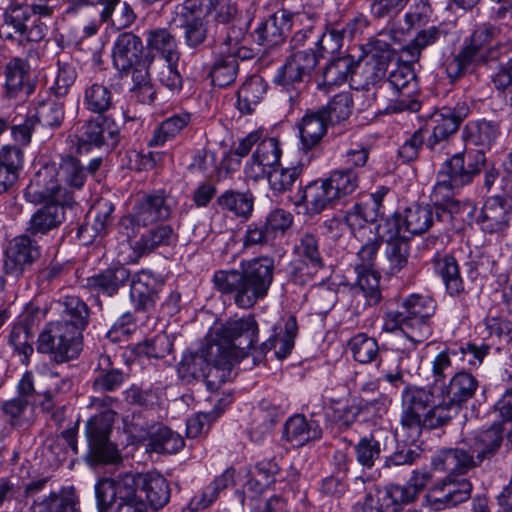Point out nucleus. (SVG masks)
<instances>
[{"instance_id": "nucleus-56", "label": "nucleus", "mask_w": 512, "mask_h": 512, "mask_svg": "<svg viewBox=\"0 0 512 512\" xmlns=\"http://www.w3.org/2000/svg\"><path fill=\"white\" fill-rule=\"evenodd\" d=\"M77 78L75 66L58 60L57 73L49 85V91L57 98L66 96Z\"/></svg>"}, {"instance_id": "nucleus-35", "label": "nucleus", "mask_w": 512, "mask_h": 512, "mask_svg": "<svg viewBox=\"0 0 512 512\" xmlns=\"http://www.w3.org/2000/svg\"><path fill=\"white\" fill-rule=\"evenodd\" d=\"M297 333L298 327L296 318L294 316H290L285 322L283 335H272L266 342L262 343L261 346L258 347V350L262 353H267L274 348V356L278 360H283L291 354Z\"/></svg>"}, {"instance_id": "nucleus-60", "label": "nucleus", "mask_w": 512, "mask_h": 512, "mask_svg": "<svg viewBox=\"0 0 512 512\" xmlns=\"http://www.w3.org/2000/svg\"><path fill=\"white\" fill-rule=\"evenodd\" d=\"M172 343L164 333L158 334L152 338L145 339L135 347V353L138 356L149 358H163L170 353Z\"/></svg>"}, {"instance_id": "nucleus-11", "label": "nucleus", "mask_w": 512, "mask_h": 512, "mask_svg": "<svg viewBox=\"0 0 512 512\" xmlns=\"http://www.w3.org/2000/svg\"><path fill=\"white\" fill-rule=\"evenodd\" d=\"M436 307V301L428 295L413 293L403 299L400 308L404 309L412 326V350L430 337L432 333L430 320L435 314Z\"/></svg>"}, {"instance_id": "nucleus-57", "label": "nucleus", "mask_w": 512, "mask_h": 512, "mask_svg": "<svg viewBox=\"0 0 512 512\" xmlns=\"http://www.w3.org/2000/svg\"><path fill=\"white\" fill-rule=\"evenodd\" d=\"M189 116L176 115L164 120L154 131L153 137L149 141L150 146L163 145L166 141L174 138L187 125Z\"/></svg>"}, {"instance_id": "nucleus-12", "label": "nucleus", "mask_w": 512, "mask_h": 512, "mask_svg": "<svg viewBox=\"0 0 512 512\" xmlns=\"http://www.w3.org/2000/svg\"><path fill=\"white\" fill-rule=\"evenodd\" d=\"M470 112L466 101H459L453 107L444 106L431 116L435 124L431 136L427 140V147L438 151L445 147L451 135L457 132L460 124Z\"/></svg>"}, {"instance_id": "nucleus-16", "label": "nucleus", "mask_w": 512, "mask_h": 512, "mask_svg": "<svg viewBox=\"0 0 512 512\" xmlns=\"http://www.w3.org/2000/svg\"><path fill=\"white\" fill-rule=\"evenodd\" d=\"M317 62L318 54L311 47L293 51L279 68L274 81L283 86L303 82L310 77Z\"/></svg>"}, {"instance_id": "nucleus-33", "label": "nucleus", "mask_w": 512, "mask_h": 512, "mask_svg": "<svg viewBox=\"0 0 512 512\" xmlns=\"http://www.w3.org/2000/svg\"><path fill=\"white\" fill-rule=\"evenodd\" d=\"M404 231L410 235H421L427 232L437 221L436 210L433 206L414 205L407 207L402 213Z\"/></svg>"}, {"instance_id": "nucleus-41", "label": "nucleus", "mask_w": 512, "mask_h": 512, "mask_svg": "<svg viewBox=\"0 0 512 512\" xmlns=\"http://www.w3.org/2000/svg\"><path fill=\"white\" fill-rule=\"evenodd\" d=\"M147 47L160 54L165 61H178L179 51L175 36L166 28L150 30L147 34Z\"/></svg>"}, {"instance_id": "nucleus-14", "label": "nucleus", "mask_w": 512, "mask_h": 512, "mask_svg": "<svg viewBox=\"0 0 512 512\" xmlns=\"http://www.w3.org/2000/svg\"><path fill=\"white\" fill-rule=\"evenodd\" d=\"M512 205L501 195L488 197L479 214L476 224L485 234H504L510 227Z\"/></svg>"}, {"instance_id": "nucleus-47", "label": "nucleus", "mask_w": 512, "mask_h": 512, "mask_svg": "<svg viewBox=\"0 0 512 512\" xmlns=\"http://www.w3.org/2000/svg\"><path fill=\"white\" fill-rule=\"evenodd\" d=\"M148 446L154 452L171 454L184 447V440L170 428L159 426L150 433Z\"/></svg>"}, {"instance_id": "nucleus-58", "label": "nucleus", "mask_w": 512, "mask_h": 512, "mask_svg": "<svg viewBox=\"0 0 512 512\" xmlns=\"http://www.w3.org/2000/svg\"><path fill=\"white\" fill-rule=\"evenodd\" d=\"M429 480V473L414 472L407 485L400 486L396 484H391L390 486L393 492H398V494H400V499L398 500V502L401 508L404 505L413 502L418 496V494L426 487Z\"/></svg>"}, {"instance_id": "nucleus-19", "label": "nucleus", "mask_w": 512, "mask_h": 512, "mask_svg": "<svg viewBox=\"0 0 512 512\" xmlns=\"http://www.w3.org/2000/svg\"><path fill=\"white\" fill-rule=\"evenodd\" d=\"M171 214V205L163 193L157 192L142 197L136 206L133 215L123 217L121 223L128 226L136 222L138 225H148L150 223L167 219Z\"/></svg>"}, {"instance_id": "nucleus-52", "label": "nucleus", "mask_w": 512, "mask_h": 512, "mask_svg": "<svg viewBox=\"0 0 512 512\" xmlns=\"http://www.w3.org/2000/svg\"><path fill=\"white\" fill-rule=\"evenodd\" d=\"M325 180L331 192L335 193V199L353 193L358 187L359 182L357 173L351 168L336 170Z\"/></svg>"}, {"instance_id": "nucleus-29", "label": "nucleus", "mask_w": 512, "mask_h": 512, "mask_svg": "<svg viewBox=\"0 0 512 512\" xmlns=\"http://www.w3.org/2000/svg\"><path fill=\"white\" fill-rule=\"evenodd\" d=\"M114 206L109 201H102L95 205L88 215V220L78 230V236L86 242L106 233L107 227L112 223Z\"/></svg>"}, {"instance_id": "nucleus-51", "label": "nucleus", "mask_w": 512, "mask_h": 512, "mask_svg": "<svg viewBox=\"0 0 512 512\" xmlns=\"http://www.w3.org/2000/svg\"><path fill=\"white\" fill-rule=\"evenodd\" d=\"M353 100L349 92L336 94L330 102L320 109L330 124L340 123L349 118L352 113Z\"/></svg>"}, {"instance_id": "nucleus-26", "label": "nucleus", "mask_w": 512, "mask_h": 512, "mask_svg": "<svg viewBox=\"0 0 512 512\" xmlns=\"http://www.w3.org/2000/svg\"><path fill=\"white\" fill-rule=\"evenodd\" d=\"M330 124L320 109L307 111L297 124L300 142L304 152L317 148L327 133Z\"/></svg>"}, {"instance_id": "nucleus-3", "label": "nucleus", "mask_w": 512, "mask_h": 512, "mask_svg": "<svg viewBox=\"0 0 512 512\" xmlns=\"http://www.w3.org/2000/svg\"><path fill=\"white\" fill-rule=\"evenodd\" d=\"M86 178V169L81 162L73 156H66L61 158L58 165L49 163L40 167L25 189L24 196L32 203L56 197L64 204H74L70 189L82 188Z\"/></svg>"}, {"instance_id": "nucleus-2", "label": "nucleus", "mask_w": 512, "mask_h": 512, "mask_svg": "<svg viewBox=\"0 0 512 512\" xmlns=\"http://www.w3.org/2000/svg\"><path fill=\"white\" fill-rule=\"evenodd\" d=\"M479 389L478 379L464 368L443 383L439 395L433 387L408 385L402 392L400 424L407 432V441L415 442L423 428L437 429L447 425L457 412L474 398Z\"/></svg>"}, {"instance_id": "nucleus-21", "label": "nucleus", "mask_w": 512, "mask_h": 512, "mask_svg": "<svg viewBox=\"0 0 512 512\" xmlns=\"http://www.w3.org/2000/svg\"><path fill=\"white\" fill-rule=\"evenodd\" d=\"M458 190L460 188L454 187L447 177L437 173V182L430 194V200L439 222H450L453 215L461 211V202L455 198V192Z\"/></svg>"}, {"instance_id": "nucleus-17", "label": "nucleus", "mask_w": 512, "mask_h": 512, "mask_svg": "<svg viewBox=\"0 0 512 512\" xmlns=\"http://www.w3.org/2000/svg\"><path fill=\"white\" fill-rule=\"evenodd\" d=\"M437 484L430 492L428 498L434 510L456 506L467 501L471 496L472 485L466 479L455 480L454 476L460 473H450Z\"/></svg>"}, {"instance_id": "nucleus-36", "label": "nucleus", "mask_w": 512, "mask_h": 512, "mask_svg": "<svg viewBox=\"0 0 512 512\" xmlns=\"http://www.w3.org/2000/svg\"><path fill=\"white\" fill-rule=\"evenodd\" d=\"M125 378L126 374L121 369L113 367L108 355H101L92 387L98 392H113L122 386Z\"/></svg>"}, {"instance_id": "nucleus-64", "label": "nucleus", "mask_w": 512, "mask_h": 512, "mask_svg": "<svg viewBox=\"0 0 512 512\" xmlns=\"http://www.w3.org/2000/svg\"><path fill=\"white\" fill-rule=\"evenodd\" d=\"M97 509L99 512H114L118 506V493L112 478H103L95 485Z\"/></svg>"}, {"instance_id": "nucleus-30", "label": "nucleus", "mask_w": 512, "mask_h": 512, "mask_svg": "<svg viewBox=\"0 0 512 512\" xmlns=\"http://www.w3.org/2000/svg\"><path fill=\"white\" fill-rule=\"evenodd\" d=\"M322 436V429L316 421H307L300 414L290 417L284 425L283 437L294 446H303Z\"/></svg>"}, {"instance_id": "nucleus-7", "label": "nucleus", "mask_w": 512, "mask_h": 512, "mask_svg": "<svg viewBox=\"0 0 512 512\" xmlns=\"http://www.w3.org/2000/svg\"><path fill=\"white\" fill-rule=\"evenodd\" d=\"M45 31L41 17L27 3L13 0L5 9L0 24L1 39L24 46L42 40Z\"/></svg>"}, {"instance_id": "nucleus-46", "label": "nucleus", "mask_w": 512, "mask_h": 512, "mask_svg": "<svg viewBox=\"0 0 512 512\" xmlns=\"http://www.w3.org/2000/svg\"><path fill=\"white\" fill-rule=\"evenodd\" d=\"M235 470L227 468L218 476L206 489L201 496L194 497L190 502L192 510H202L210 506L217 498L219 493L234 484Z\"/></svg>"}, {"instance_id": "nucleus-62", "label": "nucleus", "mask_w": 512, "mask_h": 512, "mask_svg": "<svg viewBox=\"0 0 512 512\" xmlns=\"http://www.w3.org/2000/svg\"><path fill=\"white\" fill-rule=\"evenodd\" d=\"M41 381L46 385L39 394L44 397L45 402H51L59 394L67 393L72 388V381L68 376L61 377L58 372L48 371L41 374Z\"/></svg>"}, {"instance_id": "nucleus-40", "label": "nucleus", "mask_w": 512, "mask_h": 512, "mask_svg": "<svg viewBox=\"0 0 512 512\" xmlns=\"http://www.w3.org/2000/svg\"><path fill=\"white\" fill-rule=\"evenodd\" d=\"M358 66L359 62L351 55L334 58L323 69V84L326 86L343 84L355 72Z\"/></svg>"}, {"instance_id": "nucleus-4", "label": "nucleus", "mask_w": 512, "mask_h": 512, "mask_svg": "<svg viewBox=\"0 0 512 512\" xmlns=\"http://www.w3.org/2000/svg\"><path fill=\"white\" fill-rule=\"evenodd\" d=\"M508 430L501 423H493L474 432L468 440L469 451L459 448L442 450L433 458L432 465L437 471L465 474L495 457L502 446L504 432Z\"/></svg>"}, {"instance_id": "nucleus-53", "label": "nucleus", "mask_w": 512, "mask_h": 512, "mask_svg": "<svg viewBox=\"0 0 512 512\" xmlns=\"http://www.w3.org/2000/svg\"><path fill=\"white\" fill-rule=\"evenodd\" d=\"M219 205L237 216L248 218L253 211L254 198L252 194L226 191L218 199Z\"/></svg>"}, {"instance_id": "nucleus-32", "label": "nucleus", "mask_w": 512, "mask_h": 512, "mask_svg": "<svg viewBox=\"0 0 512 512\" xmlns=\"http://www.w3.org/2000/svg\"><path fill=\"white\" fill-rule=\"evenodd\" d=\"M129 278V270L124 266L119 265L86 278L84 286L92 291L112 296L129 280Z\"/></svg>"}, {"instance_id": "nucleus-5", "label": "nucleus", "mask_w": 512, "mask_h": 512, "mask_svg": "<svg viewBox=\"0 0 512 512\" xmlns=\"http://www.w3.org/2000/svg\"><path fill=\"white\" fill-rule=\"evenodd\" d=\"M116 404L117 400L108 395L91 399L89 406L99 411L86 423L88 458L91 464H117L121 461L117 447L109 440L116 416Z\"/></svg>"}, {"instance_id": "nucleus-42", "label": "nucleus", "mask_w": 512, "mask_h": 512, "mask_svg": "<svg viewBox=\"0 0 512 512\" xmlns=\"http://www.w3.org/2000/svg\"><path fill=\"white\" fill-rule=\"evenodd\" d=\"M83 105L92 113L104 115L113 105L110 87L98 82L88 84L83 92Z\"/></svg>"}, {"instance_id": "nucleus-37", "label": "nucleus", "mask_w": 512, "mask_h": 512, "mask_svg": "<svg viewBox=\"0 0 512 512\" xmlns=\"http://www.w3.org/2000/svg\"><path fill=\"white\" fill-rule=\"evenodd\" d=\"M176 240V235L169 225L154 227L142 234L132 248L138 256L150 254L158 247L169 246Z\"/></svg>"}, {"instance_id": "nucleus-48", "label": "nucleus", "mask_w": 512, "mask_h": 512, "mask_svg": "<svg viewBox=\"0 0 512 512\" xmlns=\"http://www.w3.org/2000/svg\"><path fill=\"white\" fill-rule=\"evenodd\" d=\"M349 349L355 361L361 364H369L377 360L379 346L375 338L364 333H358L348 342Z\"/></svg>"}, {"instance_id": "nucleus-24", "label": "nucleus", "mask_w": 512, "mask_h": 512, "mask_svg": "<svg viewBox=\"0 0 512 512\" xmlns=\"http://www.w3.org/2000/svg\"><path fill=\"white\" fill-rule=\"evenodd\" d=\"M143 43L140 37L124 32L118 35L113 46V64L119 71L127 72L135 64L143 61Z\"/></svg>"}, {"instance_id": "nucleus-43", "label": "nucleus", "mask_w": 512, "mask_h": 512, "mask_svg": "<svg viewBox=\"0 0 512 512\" xmlns=\"http://www.w3.org/2000/svg\"><path fill=\"white\" fill-rule=\"evenodd\" d=\"M302 173V167L280 168L274 165L262 168L261 175L266 178L269 188L276 194L284 193L292 188Z\"/></svg>"}, {"instance_id": "nucleus-10", "label": "nucleus", "mask_w": 512, "mask_h": 512, "mask_svg": "<svg viewBox=\"0 0 512 512\" xmlns=\"http://www.w3.org/2000/svg\"><path fill=\"white\" fill-rule=\"evenodd\" d=\"M77 151L88 153L92 148H114L120 141V128L113 118L97 115L77 127Z\"/></svg>"}, {"instance_id": "nucleus-23", "label": "nucleus", "mask_w": 512, "mask_h": 512, "mask_svg": "<svg viewBox=\"0 0 512 512\" xmlns=\"http://www.w3.org/2000/svg\"><path fill=\"white\" fill-rule=\"evenodd\" d=\"M163 289V283L150 272L142 271L132 280L130 298L136 310L146 311L154 307Z\"/></svg>"}, {"instance_id": "nucleus-61", "label": "nucleus", "mask_w": 512, "mask_h": 512, "mask_svg": "<svg viewBox=\"0 0 512 512\" xmlns=\"http://www.w3.org/2000/svg\"><path fill=\"white\" fill-rule=\"evenodd\" d=\"M358 286L369 305H377L382 300L380 275L375 270H358Z\"/></svg>"}, {"instance_id": "nucleus-15", "label": "nucleus", "mask_w": 512, "mask_h": 512, "mask_svg": "<svg viewBox=\"0 0 512 512\" xmlns=\"http://www.w3.org/2000/svg\"><path fill=\"white\" fill-rule=\"evenodd\" d=\"M145 473L125 472L114 478V486L118 493L116 512H148V505L138 491L142 489Z\"/></svg>"}, {"instance_id": "nucleus-44", "label": "nucleus", "mask_w": 512, "mask_h": 512, "mask_svg": "<svg viewBox=\"0 0 512 512\" xmlns=\"http://www.w3.org/2000/svg\"><path fill=\"white\" fill-rule=\"evenodd\" d=\"M445 37L446 32L438 26L421 29L417 32L415 37L402 48V53L406 55L409 62L418 61L424 49L434 45L441 39H445Z\"/></svg>"}, {"instance_id": "nucleus-25", "label": "nucleus", "mask_w": 512, "mask_h": 512, "mask_svg": "<svg viewBox=\"0 0 512 512\" xmlns=\"http://www.w3.org/2000/svg\"><path fill=\"white\" fill-rule=\"evenodd\" d=\"M435 266L447 293L452 297H458L463 311L467 312L470 305L469 294L465 290L456 259L451 255H444L435 261Z\"/></svg>"}, {"instance_id": "nucleus-39", "label": "nucleus", "mask_w": 512, "mask_h": 512, "mask_svg": "<svg viewBox=\"0 0 512 512\" xmlns=\"http://www.w3.org/2000/svg\"><path fill=\"white\" fill-rule=\"evenodd\" d=\"M60 304L63 309L59 321H65L68 327L82 334L89 320L87 304L77 296H66Z\"/></svg>"}, {"instance_id": "nucleus-20", "label": "nucleus", "mask_w": 512, "mask_h": 512, "mask_svg": "<svg viewBox=\"0 0 512 512\" xmlns=\"http://www.w3.org/2000/svg\"><path fill=\"white\" fill-rule=\"evenodd\" d=\"M43 201H50L37 209L31 216L27 233L31 236L45 235L57 229L65 220V208L73 204H64L56 197H47Z\"/></svg>"}, {"instance_id": "nucleus-31", "label": "nucleus", "mask_w": 512, "mask_h": 512, "mask_svg": "<svg viewBox=\"0 0 512 512\" xmlns=\"http://www.w3.org/2000/svg\"><path fill=\"white\" fill-rule=\"evenodd\" d=\"M400 494L393 492L390 485L368 492L362 501L354 505V512H399L402 508L398 502Z\"/></svg>"}, {"instance_id": "nucleus-38", "label": "nucleus", "mask_w": 512, "mask_h": 512, "mask_svg": "<svg viewBox=\"0 0 512 512\" xmlns=\"http://www.w3.org/2000/svg\"><path fill=\"white\" fill-rule=\"evenodd\" d=\"M142 492L153 510L162 509L170 500V488L167 480L158 473L144 474Z\"/></svg>"}, {"instance_id": "nucleus-1", "label": "nucleus", "mask_w": 512, "mask_h": 512, "mask_svg": "<svg viewBox=\"0 0 512 512\" xmlns=\"http://www.w3.org/2000/svg\"><path fill=\"white\" fill-rule=\"evenodd\" d=\"M256 337L253 315L227 321L196 351L184 353L178 366L179 376L187 381L204 379L208 389L217 390L231 378L234 362L249 355Z\"/></svg>"}, {"instance_id": "nucleus-45", "label": "nucleus", "mask_w": 512, "mask_h": 512, "mask_svg": "<svg viewBox=\"0 0 512 512\" xmlns=\"http://www.w3.org/2000/svg\"><path fill=\"white\" fill-rule=\"evenodd\" d=\"M376 218L362 204H355L343 217L345 224L351 233L359 240H365L367 235H372V225Z\"/></svg>"}, {"instance_id": "nucleus-59", "label": "nucleus", "mask_w": 512, "mask_h": 512, "mask_svg": "<svg viewBox=\"0 0 512 512\" xmlns=\"http://www.w3.org/2000/svg\"><path fill=\"white\" fill-rule=\"evenodd\" d=\"M35 116L43 126L57 128L64 119V105L52 99L43 100L38 104Z\"/></svg>"}, {"instance_id": "nucleus-22", "label": "nucleus", "mask_w": 512, "mask_h": 512, "mask_svg": "<svg viewBox=\"0 0 512 512\" xmlns=\"http://www.w3.org/2000/svg\"><path fill=\"white\" fill-rule=\"evenodd\" d=\"M33 91L34 85L30 81L27 62L20 58L10 60L5 67V95L22 100Z\"/></svg>"}, {"instance_id": "nucleus-18", "label": "nucleus", "mask_w": 512, "mask_h": 512, "mask_svg": "<svg viewBox=\"0 0 512 512\" xmlns=\"http://www.w3.org/2000/svg\"><path fill=\"white\" fill-rule=\"evenodd\" d=\"M39 257V246L29 233L17 236L10 242L6 250L4 271L7 275L19 277L26 267Z\"/></svg>"}, {"instance_id": "nucleus-49", "label": "nucleus", "mask_w": 512, "mask_h": 512, "mask_svg": "<svg viewBox=\"0 0 512 512\" xmlns=\"http://www.w3.org/2000/svg\"><path fill=\"white\" fill-rule=\"evenodd\" d=\"M409 255L410 247L407 239H404V237L386 240L385 258L390 274H396L401 271L407 265Z\"/></svg>"}, {"instance_id": "nucleus-27", "label": "nucleus", "mask_w": 512, "mask_h": 512, "mask_svg": "<svg viewBox=\"0 0 512 512\" xmlns=\"http://www.w3.org/2000/svg\"><path fill=\"white\" fill-rule=\"evenodd\" d=\"M23 164L24 153L17 145H4L0 149V195L18 181Z\"/></svg>"}, {"instance_id": "nucleus-6", "label": "nucleus", "mask_w": 512, "mask_h": 512, "mask_svg": "<svg viewBox=\"0 0 512 512\" xmlns=\"http://www.w3.org/2000/svg\"><path fill=\"white\" fill-rule=\"evenodd\" d=\"M418 80L413 67L409 64H399L392 70L387 80L383 81L371 93L374 100L383 97L384 94L392 91L394 98L384 108V113H399L404 111L417 112L420 109V102L417 100Z\"/></svg>"}, {"instance_id": "nucleus-8", "label": "nucleus", "mask_w": 512, "mask_h": 512, "mask_svg": "<svg viewBox=\"0 0 512 512\" xmlns=\"http://www.w3.org/2000/svg\"><path fill=\"white\" fill-rule=\"evenodd\" d=\"M37 350L48 354L56 363L70 361L82 350V334L68 327L65 321L50 322L38 336Z\"/></svg>"}, {"instance_id": "nucleus-13", "label": "nucleus", "mask_w": 512, "mask_h": 512, "mask_svg": "<svg viewBox=\"0 0 512 512\" xmlns=\"http://www.w3.org/2000/svg\"><path fill=\"white\" fill-rule=\"evenodd\" d=\"M485 161V155L480 150L456 153L443 162L439 175L447 177L454 187L461 189L481 172Z\"/></svg>"}, {"instance_id": "nucleus-34", "label": "nucleus", "mask_w": 512, "mask_h": 512, "mask_svg": "<svg viewBox=\"0 0 512 512\" xmlns=\"http://www.w3.org/2000/svg\"><path fill=\"white\" fill-rule=\"evenodd\" d=\"M500 29L490 23L476 25L471 36L466 40L462 50L471 56L477 63L483 61L485 50L493 40H497Z\"/></svg>"}, {"instance_id": "nucleus-55", "label": "nucleus", "mask_w": 512, "mask_h": 512, "mask_svg": "<svg viewBox=\"0 0 512 512\" xmlns=\"http://www.w3.org/2000/svg\"><path fill=\"white\" fill-rule=\"evenodd\" d=\"M382 451L381 443L375 435L361 438L354 446V452L357 462L366 469H370L380 458Z\"/></svg>"}, {"instance_id": "nucleus-54", "label": "nucleus", "mask_w": 512, "mask_h": 512, "mask_svg": "<svg viewBox=\"0 0 512 512\" xmlns=\"http://www.w3.org/2000/svg\"><path fill=\"white\" fill-rule=\"evenodd\" d=\"M293 223V215L283 209H275L269 213L263 231L258 237V244L267 242L276 233L283 234Z\"/></svg>"}, {"instance_id": "nucleus-63", "label": "nucleus", "mask_w": 512, "mask_h": 512, "mask_svg": "<svg viewBox=\"0 0 512 512\" xmlns=\"http://www.w3.org/2000/svg\"><path fill=\"white\" fill-rule=\"evenodd\" d=\"M409 2L410 0H369L370 15L374 20H392Z\"/></svg>"}, {"instance_id": "nucleus-28", "label": "nucleus", "mask_w": 512, "mask_h": 512, "mask_svg": "<svg viewBox=\"0 0 512 512\" xmlns=\"http://www.w3.org/2000/svg\"><path fill=\"white\" fill-rule=\"evenodd\" d=\"M299 199L296 205L303 204L308 214L314 215L328 208L335 200L334 192H331L326 180H318L309 183L299 191Z\"/></svg>"}, {"instance_id": "nucleus-50", "label": "nucleus", "mask_w": 512, "mask_h": 512, "mask_svg": "<svg viewBox=\"0 0 512 512\" xmlns=\"http://www.w3.org/2000/svg\"><path fill=\"white\" fill-rule=\"evenodd\" d=\"M226 52L223 50V55L215 60L210 71L212 83L218 87H226L233 83L238 71V62L235 57L226 55Z\"/></svg>"}, {"instance_id": "nucleus-9", "label": "nucleus", "mask_w": 512, "mask_h": 512, "mask_svg": "<svg viewBox=\"0 0 512 512\" xmlns=\"http://www.w3.org/2000/svg\"><path fill=\"white\" fill-rule=\"evenodd\" d=\"M213 283L223 294L235 292V303L239 307H252L256 303V259L243 262L240 270L217 271Z\"/></svg>"}]
</instances>
